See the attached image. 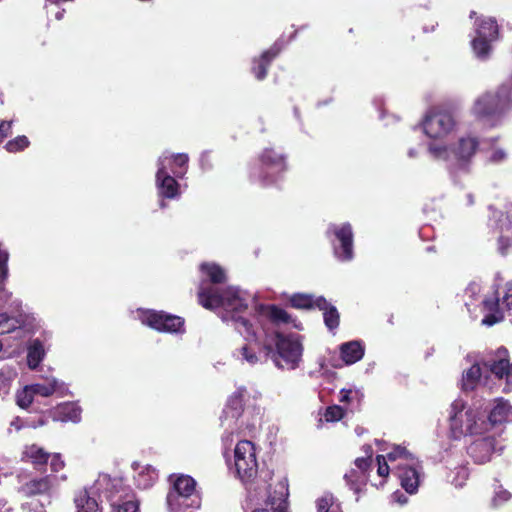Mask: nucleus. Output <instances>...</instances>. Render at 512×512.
I'll return each mask as SVG.
<instances>
[{
	"label": "nucleus",
	"instance_id": "nucleus-28",
	"mask_svg": "<svg viewBox=\"0 0 512 512\" xmlns=\"http://www.w3.org/2000/svg\"><path fill=\"white\" fill-rule=\"evenodd\" d=\"M74 502L77 512H98V502L90 496L86 489H80L76 492Z\"/></svg>",
	"mask_w": 512,
	"mask_h": 512
},
{
	"label": "nucleus",
	"instance_id": "nucleus-6",
	"mask_svg": "<svg viewBox=\"0 0 512 512\" xmlns=\"http://www.w3.org/2000/svg\"><path fill=\"white\" fill-rule=\"evenodd\" d=\"M286 158V155L272 148L264 149L258 155L257 162L248 167L249 180L262 187L274 185L287 170Z\"/></svg>",
	"mask_w": 512,
	"mask_h": 512
},
{
	"label": "nucleus",
	"instance_id": "nucleus-41",
	"mask_svg": "<svg viewBox=\"0 0 512 512\" xmlns=\"http://www.w3.org/2000/svg\"><path fill=\"white\" fill-rule=\"evenodd\" d=\"M29 145L30 141L28 138L25 135H21L9 140L5 145V149L10 153H17L23 151Z\"/></svg>",
	"mask_w": 512,
	"mask_h": 512
},
{
	"label": "nucleus",
	"instance_id": "nucleus-56",
	"mask_svg": "<svg viewBox=\"0 0 512 512\" xmlns=\"http://www.w3.org/2000/svg\"><path fill=\"white\" fill-rule=\"evenodd\" d=\"M479 292H480V286L476 283H472L466 288L465 295L472 298Z\"/></svg>",
	"mask_w": 512,
	"mask_h": 512
},
{
	"label": "nucleus",
	"instance_id": "nucleus-54",
	"mask_svg": "<svg viewBox=\"0 0 512 512\" xmlns=\"http://www.w3.org/2000/svg\"><path fill=\"white\" fill-rule=\"evenodd\" d=\"M392 500L399 505H405L408 503V497L401 491H396L392 494Z\"/></svg>",
	"mask_w": 512,
	"mask_h": 512
},
{
	"label": "nucleus",
	"instance_id": "nucleus-9",
	"mask_svg": "<svg viewBox=\"0 0 512 512\" xmlns=\"http://www.w3.org/2000/svg\"><path fill=\"white\" fill-rule=\"evenodd\" d=\"M166 503L170 512H184L191 507L200 506V498L196 491V481L189 475H179L173 481Z\"/></svg>",
	"mask_w": 512,
	"mask_h": 512
},
{
	"label": "nucleus",
	"instance_id": "nucleus-64",
	"mask_svg": "<svg viewBox=\"0 0 512 512\" xmlns=\"http://www.w3.org/2000/svg\"><path fill=\"white\" fill-rule=\"evenodd\" d=\"M476 13L474 11L471 12L470 17L472 18Z\"/></svg>",
	"mask_w": 512,
	"mask_h": 512
},
{
	"label": "nucleus",
	"instance_id": "nucleus-47",
	"mask_svg": "<svg viewBox=\"0 0 512 512\" xmlns=\"http://www.w3.org/2000/svg\"><path fill=\"white\" fill-rule=\"evenodd\" d=\"M512 495L509 491L503 489L502 487H499L494 494L493 497V504L495 506L503 505L504 503L508 502L511 499Z\"/></svg>",
	"mask_w": 512,
	"mask_h": 512
},
{
	"label": "nucleus",
	"instance_id": "nucleus-52",
	"mask_svg": "<svg viewBox=\"0 0 512 512\" xmlns=\"http://www.w3.org/2000/svg\"><path fill=\"white\" fill-rule=\"evenodd\" d=\"M11 129L12 121H2L0 123V142L11 134Z\"/></svg>",
	"mask_w": 512,
	"mask_h": 512
},
{
	"label": "nucleus",
	"instance_id": "nucleus-14",
	"mask_svg": "<svg viewBox=\"0 0 512 512\" xmlns=\"http://www.w3.org/2000/svg\"><path fill=\"white\" fill-rule=\"evenodd\" d=\"M393 470L406 493L410 495L417 493L424 479L423 466L417 458L407 463L395 464Z\"/></svg>",
	"mask_w": 512,
	"mask_h": 512
},
{
	"label": "nucleus",
	"instance_id": "nucleus-7",
	"mask_svg": "<svg viewBox=\"0 0 512 512\" xmlns=\"http://www.w3.org/2000/svg\"><path fill=\"white\" fill-rule=\"evenodd\" d=\"M234 464L238 478L249 492L258 494L260 490L266 489L265 482L261 484L257 480L258 462L253 442L241 440L236 444Z\"/></svg>",
	"mask_w": 512,
	"mask_h": 512
},
{
	"label": "nucleus",
	"instance_id": "nucleus-11",
	"mask_svg": "<svg viewBox=\"0 0 512 512\" xmlns=\"http://www.w3.org/2000/svg\"><path fill=\"white\" fill-rule=\"evenodd\" d=\"M499 39V26L492 17L482 16L474 23V36L471 47L474 55L480 60L490 57L493 43Z\"/></svg>",
	"mask_w": 512,
	"mask_h": 512
},
{
	"label": "nucleus",
	"instance_id": "nucleus-60",
	"mask_svg": "<svg viewBox=\"0 0 512 512\" xmlns=\"http://www.w3.org/2000/svg\"><path fill=\"white\" fill-rule=\"evenodd\" d=\"M33 511L34 512H44V506L43 505L36 506L35 508H33Z\"/></svg>",
	"mask_w": 512,
	"mask_h": 512
},
{
	"label": "nucleus",
	"instance_id": "nucleus-44",
	"mask_svg": "<svg viewBox=\"0 0 512 512\" xmlns=\"http://www.w3.org/2000/svg\"><path fill=\"white\" fill-rule=\"evenodd\" d=\"M345 414L344 409L341 406L338 405H332L328 406L324 413L323 417L326 422H336L343 418Z\"/></svg>",
	"mask_w": 512,
	"mask_h": 512
},
{
	"label": "nucleus",
	"instance_id": "nucleus-19",
	"mask_svg": "<svg viewBox=\"0 0 512 512\" xmlns=\"http://www.w3.org/2000/svg\"><path fill=\"white\" fill-rule=\"evenodd\" d=\"M166 157L158 160V170L156 172V186L158 194L162 198L173 199L180 194V185L166 170Z\"/></svg>",
	"mask_w": 512,
	"mask_h": 512
},
{
	"label": "nucleus",
	"instance_id": "nucleus-40",
	"mask_svg": "<svg viewBox=\"0 0 512 512\" xmlns=\"http://www.w3.org/2000/svg\"><path fill=\"white\" fill-rule=\"evenodd\" d=\"M29 387L34 395H39L42 397H49L56 391L57 383L55 380H53L48 383L31 384V385H29Z\"/></svg>",
	"mask_w": 512,
	"mask_h": 512
},
{
	"label": "nucleus",
	"instance_id": "nucleus-38",
	"mask_svg": "<svg viewBox=\"0 0 512 512\" xmlns=\"http://www.w3.org/2000/svg\"><path fill=\"white\" fill-rule=\"evenodd\" d=\"M267 317L275 324H290L292 323L291 315L283 308L277 305H268L266 307Z\"/></svg>",
	"mask_w": 512,
	"mask_h": 512
},
{
	"label": "nucleus",
	"instance_id": "nucleus-16",
	"mask_svg": "<svg viewBox=\"0 0 512 512\" xmlns=\"http://www.w3.org/2000/svg\"><path fill=\"white\" fill-rule=\"evenodd\" d=\"M284 46L285 41L277 39L268 49L252 59L251 73L257 80L262 81L267 77L271 63L280 55Z\"/></svg>",
	"mask_w": 512,
	"mask_h": 512
},
{
	"label": "nucleus",
	"instance_id": "nucleus-17",
	"mask_svg": "<svg viewBox=\"0 0 512 512\" xmlns=\"http://www.w3.org/2000/svg\"><path fill=\"white\" fill-rule=\"evenodd\" d=\"M486 421L487 432H493L501 436L504 424L512 422V405L503 398L496 399Z\"/></svg>",
	"mask_w": 512,
	"mask_h": 512
},
{
	"label": "nucleus",
	"instance_id": "nucleus-48",
	"mask_svg": "<svg viewBox=\"0 0 512 512\" xmlns=\"http://www.w3.org/2000/svg\"><path fill=\"white\" fill-rule=\"evenodd\" d=\"M376 461L378 465L377 474L383 478L387 477L389 475L390 466L387 463L388 460L386 457L384 455H378Z\"/></svg>",
	"mask_w": 512,
	"mask_h": 512
},
{
	"label": "nucleus",
	"instance_id": "nucleus-59",
	"mask_svg": "<svg viewBox=\"0 0 512 512\" xmlns=\"http://www.w3.org/2000/svg\"><path fill=\"white\" fill-rule=\"evenodd\" d=\"M341 393L343 394V396L341 398V401H348L349 400V395L351 393V390L350 389H348V390L343 389L341 391Z\"/></svg>",
	"mask_w": 512,
	"mask_h": 512
},
{
	"label": "nucleus",
	"instance_id": "nucleus-18",
	"mask_svg": "<svg viewBox=\"0 0 512 512\" xmlns=\"http://www.w3.org/2000/svg\"><path fill=\"white\" fill-rule=\"evenodd\" d=\"M289 489L286 479L279 480L272 492H269L264 507L256 508L252 512H287Z\"/></svg>",
	"mask_w": 512,
	"mask_h": 512
},
{
	"label": "nucleus",
	"instance_id": "nucleus-29",
	"mask_svg": "<svg viewBox=\"0 0 512 512\" xmlns=\"http://www.w3.org/2000/svg\"><path fill=\"white\" fill-rule=\"evenodd\" d=\"M200 271L213 284H222L226 281L224 269L216 263L204 262L200 265Z\"/></svg>",
	"mask_w": 512,
	"mask_h": 512
},
{
	"label": "nucleus",
	"instance_id": "nucleus-49",
	"mask_svg": "<svg viewBox=\"0 0 512 512\" xmlns=\"http://www.w3.org/2000/svg\"><path fill=\"white\" fill-rule=\"evenodd\" d=\"M502 303L508 309H512V280L505 284Z\"/></svg>",
	"mask_w": 512,
	"mask_h": 512
},
{
	"label": "nucleus",
	"instance_id": "nucleus-2",
	"mask_svg": "<svg viewBox=\"0 0 512 512\" xmlns=\"http://www.w3.org/2000/svg\"><path fill=\"white\" fill-rule=\"evenodd\" d=\"M479 146V138L467 133L451 143L430 142L427 152L433 160L446 164L451 179L458 184L462 175L470 174Z\"/></svg>",
	"mask_w": 512,
	"mask_h": 512
},
{
	"label": "nucleus",
	"instance_id": "nucleus-33",
	"mask_svg": "<svg viewBox=\"0 0 512 512\" xmlns=\"http://www.w3.org/2000/svg\"><path fill=\"white\" fill-rule=\"evenodd\" d=\"M390 463L402 464L416 458L405 446L393 445L391 450L384 455Z\"/></svg>",
	"mask_w": 512,
	"mask_h": 512
},
{
	"label": "nucleus",
	"instance_id": "nucleus-42",
	"mask_svg": "<svg viewBox=\"0 0 512 512\" xmlns=\"http://www.w3.org/2000/svg\"><path fill=\"white\" fill-rule=\"evenodd\" d=\"M9 253L0 247V291L5 290V281L8 277Z\"/></svg>",
	"mask_w": 512,
	"mask_h": 512
},
{
	"label": "nucleus",
	"instance_id": "nucleus-27",
	"mask_svg": "<svg viewBox=\"0 0 512 512\" xmlns=\"http://www.w3.org/2000/svg\"><path fill=\"white\" fill-rule=\"evenodd\" d=\"M50 453L37 444L26 445L22 452V460L32 463L35 467L45 466Z\"/></svg>",
	"mask_w": 512,
	"mask_h": 512
},
{
	"label": "nucleus",
	"instance_id": "nucleus-63",
	"mask_svg": "<svg viewBox=\"0 0 512 512\" xmlns=\"http://www.w3.org/2000/svg\"><path fill=\"white\" fill-rule=\"evenodd\" d=\"M354 491L358 492L360 491V489L358 487H356V481L354 480Z\"/></svg>",
	"mask_w": 512,
	"mask_h": 512
},
{
	"label": "nucleus",
	"instance_id": "nucleus-55",
	"mask_svg": "<svg viewBox=\"0 0 512 512\" xmlns=\"http://www.w3.org/2000/svg\"><path fill=\"white\" fill-rule=\"evenodd\" d=\"M49 417V411L47 412V416H40L37 421L28 422L27 426L32 428L41 427L47 424Z\"/></svg>",
	"mask_w": 512,
	"mask_h": 512
},
{
	"label": "nucleus",
	"instance_id": "nucleus-36",
	"mask_svg": "<svg viewBox=\"0 0 512 512\" xmlns=\"http://www.w3.org/2000/svg\"><path fill=\"white\" fill-rule=\"evenodd\" d=\"M317 512H343L340 503L331 493H326L316 500Z\"/></svg>",
	"mask_w": 512,
	"mask_h": 512
},
{
	"label": "nucleus",
	"instance_id": "nucleus-45",
	"mask_svg": "<svg viewBox=\"0 0 512 512\" xmlns=\"http://www.w3.org/2000/svg\"><path fill=\"white\" fill-rule=\"evenodd\" d=\"M34 394L30 390L29 386H26L22 392L17 395V404L19 407L25 409L28 408L33 402Z\"/></svg>",
	"mask_w": 512,
	"mask_h": 512
},
{
	"label": "nucleus",
	"instance_id": "nucleus-62",
	"mask_svg": "<svg viewBox=\"0 0 512 512\" xmlns=\"http://www.w3.org/2000/svg\"><path fill=\"white\" fill-rule=\"evenodd\" d=\"M344 478L346 479L347 483H350L351 479L347 473L344 475Z\"/></svg>",
	"mask_w": 512,
	"mask_h": 512
},
{
	"label": "nucleus",
	"instance_id": "nucleus-4",
	"mask_svg": "<svg viewBox=\"0 0 512 512\" xmlns=\"http://www.w3.org/2000/svg\"><path fill=\"white\" fill-rule=\"evenodd\" d=\"M512 104V78L502 83L494 92H486L478 96L470 109L478 120L491 127L497 126L502 116Z\"/></svg>",
	"mask_w": 512,
	"mask_h": 512
},
{
	"label": "nucleus",
	"instance_id": "nucleus-35",
	"mask_svg": "<svg viewBox=\"0 0 512 512\" xmlns=\"http://www.w3.org/2000/svg\"><path fill=\"white\" fill-rule=\"evenodd\" d=\"M491 144L490 148L487 150L486 161L489 164L499 165L504 163L508 159V151L503 146L495 145V139L491 138L488 140Z\"/></svg>",
	"mask_w": 512,
	"mask_h": 512
},
{
	"label": "nucleus",
	"instance_id": "nucleus-12",
	"mask_svg": "<svg viewBox=\"0 0 512 512\" xmlns=\"http://www.w3.org/2000/svg\"><path fill=\"white\" fill-rule=\"evenodd\" d=\"M140 320L150 328L167 333L184 332V319L164 311L145 310L140 313Z\"/></svg>",
	"mask_w": 512,
	"mask_h": 512
},
{
	"label": "nucleus",
	"instance_id": "nucleus-15",
	"mask_svg": "<svg viewBox=\"0 0 512 512\" xmlns=\"http://www.w3.org/2000/svg\"><path fill=\"white\" fill-rule=\"evenodd\" d=\"M468 447V454L477 464H484L491 460L492 455L501 449L499 435L493 432H486L483 435H477Z\"/></svg>",
	"mask_w": 512,
	"mask_h": 512
},
{
	"label": "nucleus",
	"instance_id": "nucleus-25",
	"mask_svg": "<svg viewBox=\"0 0 512 512\" xmlns=\"http://www.w3.org/2000/svg\"><path fill=\"white\" fill-rule=\"evenodd\" d=\"M247 393L246 388H238L228 399L223 413L226 418L238 419L244 411V398Z\"/></svg>",
	"mask_w": 512,
	"mask_h": 512
},
{
	"label": "nucleus",
	"instance_id": "nucleus-39",
	"mask_svg": "<svg viewBox=\"0 0 512 512\" xmlns=\"http://www.w3.org/2000/svg\"><path fill=\"white\" fill-rule=\"evenodd\" d=\"M468 477V469L464 466H460L448 474L447 481L456 488H462L465 485Z\"/></svg>",
	"mask_w": 512,
	"mask_h": 512
},
{
	"label": "nucleus",
	"instance_id": "nucleus-46",
	"mask_svg": "<svg viewBox=\"0 0 512 512\" xmlns=\"http://www.w3.org/2000/svg\"><path fill=\"white\" fill-rule=\"evenodd\" d=\"M340 358L343 365L352 364V341L345 342L340 346Z\"/></svg>",
	"mask_w": 512,
	"mask_h": 512
},
{
	"label": "nucleus",
	"instance_id": "nucleus-57",
	"mask_svg": "<svg viewBox=\"0 0 512 512\" xmlns=\"http://www.w3.org/2000/svg\"><path fill=\"white\" fill-rule=\"evenodd\" d=\"M475 202L474 195L472 193H468L465 196V205L472 206Z\"/></svg>",
	"mask_w": 512,
	"mask_h": 512
},
{
	"label": "nucleus",
	"instance_id": "nucleus-5",
	"mask_svg": "<svg viewBox=\"0 0 512 512\" xmlns=\"http://www.w3.org/2000/svg\"><path fill=\"white\" fill-rule=\"evenodd\" d=\"M450 431L455 439L463 436L483 435L487 432V421L479 408L467 407L461 399H456L450 407Z\"/></svg>",
	"mask_w": 512,
	"mask_h": 512
},
{
	"label": "nucleus",
	"instance_id": "nucleus-21",
	"mask_svg": "<svg viewBox=\"0 0 512 512\" xmlns=\"http://www.w3.org/2000/svg\"><path fill=\"white\" fill-rule=\"evenodd\" d=\"M288 305L298 310L323 308L325 307L324 305H326V298L308 293H294L289 296Z\"/></svg>",
	"mask_w": 512,
	"mask_h": 512
},
{
	"label": "nucleus",
	"instance_id": "nucleus-34",
	"mask_svg": "<svg viewBox=\"0 0 512 512\" xmlns=\"http://www.w3.org/2000/svg\"><path fill=\"white\" fill-rule=\"evenodd\" d=\"M335 235L340 242L344 259H350L352 256V229L350 225H344L336 230Z\"/></svg>",
	"mask_w": 512,
	"mask_h": 512
},
{
	"label": "nucleus",
	"instance_id": "nucleus-43",
	"mask_svg": "<svg viewBox=\"0 0 512 512\" xmlns=\"http://www.w3.org/2000/svg\"><path fill=\"white\" fill-rule=\"evenodd\" d=\"M18 321L6 313L0 314V335L8 334L17 328Z\"/></svg>",
	"mask_w": 512,
	"mask_h": 512
},
{
	"label": "nucleus",
	"instance_id": "nucleus-61",
	"mask_svg": "<svg viewBox=\"0 0 512 512\" xmlns=\"http://www.w3.org/2000/svg\"><path fill=\"white\" fill-rule=\"evenodd\" d=\"M355 431L357 432L358 435H361L364 433V429L363 428H356Z\"/></svg>",
	"mask_w": 512,
	"mask_h": 512
},
{
	"label": "nucleus",
	"instance_id": "nucleus-1",
	"mask_svg": "<svg viewBox=\"0 0 512 512\" xmlns=\"http://www.w3.org/2000/svg\"><path fill=\"white\" fill-rule=\"evenodd\" d=\"M199 304L208 310L222 308L221 319L232 321L237 331L245 337L254 336L253 325L244 313L249 307V296L238 288L229 287L219 290L205 286L202 282L198 291Z\"/></svg>",
	"mask_w": 512,
	"mask_h": 512
},
{
	"label": "nucleus",
	"instance_id": "nucleus-51",
	"mask_svg": "<svg viewBox=\"0 0 512 512\" xmlns=\"http://www.w3.org/2000/svg\"><path fill=\"white\" fill-rule=\"evenodd\" d=\"M241 355L250 364H255L258 362V357H257L256 353L253 352L247 345H244L241 348Z\"/></svg>",
	"mask_w": 512,
	"mask_h": 512
},
{
	"label": "nucleus",
	"instance_id": "nucleus-24",
	"mask_svg": "<svg viewBox=\"0 0 512 512\" xmlns=\"http://www.w3.org/2000/svg\"><path fill=\"white\" fill-rule=\"evenodd\" d=\"M81 409L72 402L59 404L54 409L49 410V417L53 421H73L76 422L80 419Z\"/></svg>",
	"mask_w": 512,
	"mask_h": 512
},
{
	"label": "nucleus",
	"instance_id": "nucleus-32",
	"mask_svg": "<svg viewBox=\"0 0 512 512\" xmlns=\"http://www.w3.org/2000/svg\"><path fill=\"white\" fill-rule=\"evenodd\" d=\"M45 356L44 346L41 340L35 339L28 347L27 361L31 369H36Z\"/></svg>",
	"mask_w": 512,
	"mask_h": 512
},
{
	"label": "nucleus",
	"instance_id": "nucleus-22",
	"mask_svg": "<svg viewBox=\"0 0 512 512\" xmlns=\"http://www.w3.org/2000/svg\"><path fill=\"white\" fill-rule=\"evenodd\" d=\"M481 311L484 314L481 323L487 327H491L501 322L504 318L499 306V299L496 296L486 297L482 301Z\"/></svg>",
	"mask_w": 512,
	"mask_h": 512
},
{
	"label": "nucleus",
	"instance_id": "nucleus-26",
	"mask_svg": "<svg viewBox=\"0 0 512 512\" xmlns=\"http://www.w3.org/2000/svg\"><path fill=\"white\" fill-rule=\"evenodd\" d=\"M362 451L364 456L356 458L354 460V465L361 473L357 481L360 484L365 485L369 478V472L372 470V456L374 452L371 445H364L362 447Z\"/></svg>",
	"mask_w": 512,
	"mask_h": 512
},
{
	"label": "nucleus",
	"instance_id": "nucleus-31",
	"mask_svg": "<svg viewBox=\"0 0 512 512\" xmlns=\"http://www.w3.org/2000/svg\"><path fill=\"white\" fill-rule=\"evenodd\" d=\"M158 474L151 466L143 467L141 471L134 476V482L139 489H148L156 482Z\"/></svg>",
	"mask_w": 512,
	"mask_h": 512
},
{
	"label": "nucleus",
	"instance_id": "nucleus-30",
	"mask_svg": "<svg viewBox=\"0 0 512 512\" xmlns=\"http://www.w3.org/2000/svg\"><path fill=\"white\" fill-rule=\"evenodd\" d=\"M166 165L169 164L170 169L175 177L181 178L185 175L188 168L189 157L185 153H178L172 155L170 158L166 157Z\"/></svg>",
	"mask_w": 512,
	"mask_h": 512
},
{
	"label": "nucleus",
	"instance_id": "nucleus-8",
	"mask_svg": "<svg viewBox=\"0 0 512 512\" xmlns=\"http://www.w3.org/2000/svg\"><path fill=\"white\" fill-rule=\"evenodd\" d=\"M422 133L431 142L443 141L457 131L458 123L453 112L441 105L426 110L421 122Z\"/></svg>",
	"mask_w": 512,
	"mask_h": 512
},
{
	"label": "nucleus",
	"instance_id": "nucleus-10",
	"mask_svg": "<svg viewBox=\"0 0 512 512\" xmlns=\"http://www.w3.org/2000/svg\"><path fill=\"white\" fill-rule=\"evenodd\" d=\"M275 338L276 351L273 352L271 347H267L268 352H272V359L275 365L281 369H296L301 362L303 354V345L300 337L295 334L283 335L276 333Z\"/></svg>",
	"mask_w": 512,
	"mask_h": 512
},
{
	"label": "nucleus",
	"instance_id": "nucleus-20",
	"mask_svg": "<svg viewBox=\"0 0 512 512\" xmlns=\"http://www.w3.org/2000/svg\"><path fill=\"white\" fill-rule=\"evenodd\" d=\"M496 229L499 230V250L502 254L508 252L510 246L509 232L512 230V204L505 207V211L495 215Z\"/></svg>",
	"mask_w": 512,
	"mask_h": 512
},
{
	"label": "nucleus",
	"instance_id": "nucleus-23",
	"mask_svg": "<svg viewBox=\"0 0 512 512\" xmlns=\"http://www.w3.org/2000/svg\"><path fill=\"white\" fill-rule=\"evenodd\" d=\"M52 487V481L49 476L33 478L25 482L19 488V492L25 497L48 494Z\"/></svg>",
	"mask_w": 512,
	"mask_h": 512
},
{
	"label": "nucleus",
	"instance_id": "nucleus-50",
	"mask_svg": "<svg viewBox=\"0 0 512 512\" xmlns=\"http://www.w3.org/2000/svg\"><path fill=\"white\" fill-rule=\"evenodd\" d=\"M50 458H51L50 466H51V470L53 472H58L64 468L65 464H64V461L62 460V457L59 453L50 455Z\"/></svg>",
	"mask_w": 512,
	"mask_h": 512
},
{
	"label": "nucleus",
	"instance_id": "nucleus-3",
	"mask_svg": "<svg viewBox=\"0 0 512 512\" xmlns=\"http://www.w3.org/2000/svg\"><path fill=\"white\" fill-rule=\"evenodd\" d=\"M505 379L508 384L512 383V364L508 359V351L500 348L495 354L481 357L474 360L471 366L463 371L462 389L473 391L479 386L493 391L496 381Z\"/></svg>",
	"mask_w": 512,
	"mask_h": 512
},
{
	"label": "nucleus",
	"instance_id": "nucleus-13",
	"mask_svg": "<svg viewBox=\"0 0 512 512\" xmlns=\"http://www.w3.org/2000/svg\"><path fill=\"white\" fill-rule=\"evenodd\" d=\"M107 498L114 512H138L139 501L135 494L126 488L122 479H113L111 488L107 489Z\"/></svg>",
	"mask_w": 512,
	"mask_h": 512
},
{
	"label": "nucleus",
	"instance_id": "nucleus-53",
	"mask_svg": "<svg viewBox=\"0 0 512 512\" xmlns=\"http://www.w3.org/2000/svg\"><path fill=\"white\" fill-rule=\"evenodd\" d=\"M364 346L361 342L354 340V363L361 360L364 356Z\"/></svg>",
	"mask_w": 512,
	"mask_h": 512
},
{
	"label": "nucleus",
	"instance_id": "nucleus-37",
	"mask_svg": "<svg viewBox=\"0 0 512 512\" xmlns=\"http://www.w3.org/2000/svg\"><path fill=\"white\" fill-rule=\"evenodd\" d=\"M323 308H318L323 311V319L326 327L332 331L339 326L340 315L337 308L326 300V305Z\"/></svg>",
	"mask_w": 512,
	"mask_h": 512
},
{
	"label": "nucleus",
	"instance_id": "nucleus-58",
	"mask_svg": "<svg viewBox=\"0 0 512 512\" xmlns=\"http://www.w3.org/2000/svg\"><path fill=\"white\" fill-rule=\"evenodd\" d=\"M407 155L409 158L411 159H414V158H417L418 155H419V150L417 148H410L408 151H407Z\"/></svg>",
	"mask_w": 512,
	"mask_h": 512
}]
</instances>
